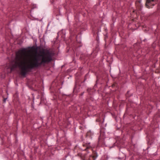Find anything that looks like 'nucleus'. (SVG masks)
<instances>
[{"instance_id": "f257e3e1", "label": "nucleus", "mask_w": 160, "mask_h": 160, "mask_svg": "<svg viewBox=\"0 0 160 160\" xmlns=\"http://www.w3.org/2000/svg\"><path fill=\"white\" fill-rule=\"evenodd\" d=\"M52 53L49 50H43L38 53L34 46L23 48L16 53L14 63L11 68V70L18 67L20 73L25 76L29 69L38 67L52 60Z\"/></svg>"}, {"instance_id": "f03ea898", "label": "nucleus", "mask_w": 160, "mask_h": 160, "mask_svg": "<svg viewBox=\"0 0 160 160\" xmlns=\"http://www.w3.org/2000/svg\"><path fill=\"white\" fill-rule=\"evenodd\" d=\"M156 3V2L154 0H147L146 6L148 8H150L152 6H154Z\"/></svg>"}, {"instance_id": "7ed1b4c3", "label": "nucleus", "mask_w": 160, "mask_h": 160, "mask_svg": "<svg viewBox=\"0 0 160 160\" xmlns=\"http://www.w3.org/2000/svg\"><path fill=\"white\" fill-rule=\"evenodd\" d=\"M139 2H140V3H141V1H139Z\"/></svg>"}, {"instance_id": "20e7f679", "label": "nucleus", "mask_w": 160, "mask_h": 160, "mask_svg": "<svg viewBox=\"0 0 160 160\" xmlns=\"http://www.w3.org/2000/svg\"><path fill=\"white\" fill-rule=\"evenodd\" d=\"M6 99H7V98H6V99H4V101H5V100H6Z\"/></svg>"}]
</instances>
